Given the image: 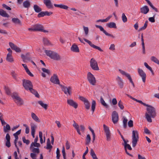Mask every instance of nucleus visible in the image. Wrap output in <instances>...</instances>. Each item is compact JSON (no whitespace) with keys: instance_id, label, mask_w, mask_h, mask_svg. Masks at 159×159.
<instances>
[{"instance_id":"nucleus-6","label":"nucleus","mask_w":159,"mask_h":159,"mask_svg":"<svg viewBox=\"0 0 159 159\" xmlns=\"http://www.w3.org/2000/svg\"><path fill=\"white\" fill-rule=\"evenodd\" d=\"M90 66L92 69L94 70H99L97 62L93 58L91 59L89 61Z\"/></svg>"},{"instance_id":"nucleus-37","label":"nucleus","mask_w":159,"mask_h":159,"mask_svg":"<svg viewBox=\"0 0 159 159\" xmlns=\"http://www.w3.org/2000/svg\"><path fill=\"white\" fill-rule=\"evenodd\" d=\"M33 8L35 11L37 13L40 12L42 11V9L37 5H34Z\"/></svg>"},{"instance_id":"nucleus-10","label":"nucleus","mask_w":159,"mask_h":159,"mask_svg":"<svg viewBox=\"0 0 159 159\" xmlns=\"http://www.w3.org/2000/svg\"><path fill=\"white\" fill-rule=\"evenodd\" d=\"M35 31H39L43 32L45 33L48 32V30L44 29L43 26L40 24H35L33 25Z\"/></svg>"},{"instance_id":"nucleus-36","label":"nucleus","mask_w":159,"mask_h":159,"mask_svg":"<svg viewBox=\"0 0 159 159\" xmlns=\"http://www.w3.org/2000/svg\"><path fill=\"white\" fill-rule=\"evenodd\" d=\"M150 60L152 61L154 63L157 64L159 65V60L155 57L152 56L150 57Z\"/></svg>"},{"instance_id":"nucleus-8","label":"nucleus","mask_w":159,"mask_h":159,"mask_svg":"<svg viewBox=\"0 0 159 159\" xmlns=\"http://www.w3.org/2000/svg\"><path fill=\"white\" fill-rule=\"evenodd\" d=\"M104 130L105 133L107 140L108 141L111 140V134L109 128L105 124L103 125Z\"/></svg>"},{"instance_id":"nucleus-51","label":"nucleus","mask_w":159,"mask_h":159,"mask_svg":"<svg viewBox=\"0 0 159 159\" xmlns=\"http://www.w3.org/2000/svg\"><path fill=\"white\" fill-rule=\"evenodd\" d=\"M84 104L85 105V108L87 110H89L90 108V103L89 101Z\"/></svg>"},{"instance_id":"nucleus-52","label":"nucleus","mask_w":159,"mask_h":159,"mask_svg":"<svg viewBox=\"0 0 159 159\" xmlns=\"http://www.w3.org/2000/svg\"><path fill=\"white\" fill-rule=\"evenodd\" d=\"M30 149L32 150V152L34 153H39V149L38 148L33 147L32 148Z\"/></svg>"},{"instance_id":"nucleus-26","label":"nucleus","mask_w":159,"mask_h":159,"mask_svg":"<svg viewBox=\"0 0 159 159\" xmlns=\"http://www.w3.org/2000/svg\"><path fill=\"white\" fill-rule=\"evenodd\" d=\"M12 22L14 24L20 25H22L21 21L18 18H13L12 19Z\"/></svg>"},{"instance_id":"nucleus-19","label":"nucleus","mask_w":159,"mask_h":159,"mask_svg":"<svg viewBox=\"0 0 159 159\" xmlns=\"http://www.w3.org/2000/svg\"><path fill=\"white\" fill-rule=\"evenodd\" d=\"M43 2L47 8L52 9L53 6L50 0H43Z\"/></svg>"},{"instance_id":"nucleus-31","label":"nucleus","mask_w":159,"mask_h":159,"mask_svg":"<svg viewBox=\"0 0 159 159\" xmlns=\"http://www.w3.org/2000/svg\"><path fill=\"white\" fill-rule=\"evenodd\" d=\"M0 15L4 17H9V15L6 12V11H4L2 9H0Z\"/></svg>"},{"instance_id":"nucleus-20","label":"nucleus","mask_w":159,"mask_h":159,"mask_svg":"<svg viewBox=\"0 0 159 159\" xmlns=\"http://www.w3.org/2000/svg\"><path fill=\"white\" fill-rule=\"evenodd\" d=\"M95 26L97 28L99 29L100 31H102L106 35L111 37L112 38L114 37V36L112 34H109L107 32H106V31L105 30H104L103 27H102V26L97 25H96Z\"/></svg>"},{"instance_id":"nucleus-53","label":"nucleus","mask_w":159,"mask_h":159,"mask_svg":"<svg viewBox=\"0 0 159 159\" xmlns=\"http://www.w3.org/2000/svg\"><path fill=\"white\" fill-rule=\"evenodd\" d=\"M156 14H155L153 17H150L148 18V20L152 23H154L155 22V17Z\"/></svg>"},{"instance_id":"nucleus-57","label":"nucleus","mask_w":159,"mask_h":159,"mask_svg":"<svg viewBox=\"0 0 159 159\" xmlns=\"http://www.w3.org/2000/svg\"><path fill=\"white\" fill-rule=\"evenodd\" d=\"M23 126L25 127V133L26 134H28L29 133L30 129L28 126L25 124L23 125Z\"/></svg>"},{"instance_id":"nucleus-22","label":"nucleus","mask_w":159,"mask_h":159,"mask_svg":"<svg viewBox=\"0 0 159 159\" xmlns=\"http://www.w3.org/2000/svg\"><path fill=\"white\" fill-rule=\"evenodd\" d=\"M71 51L75 52H79L80 50L78 46L75 43L72 45L70 48Z\"/></svg>"},{"instance_id":"nucleus-55","label":"nucleus","mask_w":159,"mask_h":159,"mask_svg":"<svg viewBox=\"0 0 159 159\" xmlns=\"http://www.w3.org/2000/svg\"><path fill=\"white\" fill-rule=\"evenodd\" d=\"M122 19L124 22H125L127 21V18L124 13H122Z\"/></svg>"},{"instance_id":"nucleus-49","label":"nucleus","mask_w":159,"mask_h":159,"mask_svg":"<svg viewBox=\"0 0 159 159\" xmlns=\"http://www.w3.org/2000/svg\"><path fill=\"white\" fill-rule=\"evenodd\" d=\"M47 147L46 148L48 149H51L52 148V146L51 145L50 140L49 139H48L47 143Z\"/></svg>"},{"instance_id":"nucleus-62","label":"nucleus","mask_w":159,"mask_h":159,"mask_svg":"<svg viewBox=\"0 0 159 159\" xmlns=\"http://www.w3.org/2000/svg\"><path fill=\"white\" fill-rule=\"evenodd\" d=\"M21 131V129H20V130H18L13 135L15 137H18V135L20 134Z\"/></svg>"},{"instance_id":"nucleus-4","label":"nucleus","mask_w":159,"mask_h":159,"mask_svg":"<svg viewBox=\"0 0 159 159\" xmlns=\"http://www.w3.org/2000/svg\"><path fill=\"white\" fill-rule=\"evenodd\" d=\"M14 102L17 105L20 106L24 104V101L16 93H14L11 95Z\"/></svg>"},{"instance_id":"nucleus-61","label":"nucleus","mask_w":159,"mask_h":159,"mask_svg":"<svg viewBox=\"0 0 159 159\" xmlns=\"http://www.w3.org/2000/svg\"><path fill=\"white\" fill-rule=\"evenodd\" d=\"M21 57L23 61H26V60H29V59L28 57H26L25 56L24 54L21 55Z\"/></svg>"},{"instance_id":"nucleus-48","label":"nucleus","mask_w":159,"mask_h":159,"mask_svg":"<svg viewBox=\"0 0 159 159\" xmlns=\"http://www.w3.org/2000/svg\"><path fill=\"white\" fill-rule=\"evenodd\" d=\"M91 141V137L89 134H88L87 135V137L86 139V144L88 145L90 143Z\"/></svg>"},{"instance_id":"nucleus-25","label":"nucleus","mask_w":159,"mask_h":159,"mask_svg":"<svg viewBox=\"0 0 159 159\" xmlns=\"http://www.w3.org/2000/svg\"><path fill=\"white\" fill-rule=\"evenodd\" d=\"M31 116L33 120L36 122L38 123L40 122V120L34 113L33 112H31Z\"/></svg>"},{"instance_id":"nucleus-9","label":"nucleus","mask_w":159,"mask_h":159,"mask_svg":"<svg viewBox=\"0 0 159 159\" xmlns=\"http://www.w3.org/2000/svg\"><path fill=\"white\" fill-rule=\"evenodd\" d=\"M23 85L27 90H29L31 87H33L31 82L29 80H23Z\"/></svg>"},{"instance_id":"nucleus-33","label":"nucleus","mask_w":159,"mask_h":159,"mask_svg":"<svg viewBox=\"0 0 159 159\" xmlns=\"http://www.w3.org/2000/svg\"><path fill=\"white\" fill-rule=\"evenodd\" d=\"M106 26L107 27L110 28H116V26L115 23L113 22H111L107 24Z\"/></svg>"},{"instance_id":"nucleus-18","label":"nucleus","mask_w":159,"mask_h":159,"mask_svg":"<svg viewBox=\"0 0 159 159\" xmlns=\"http://www.w3.org/2000/svg\"><path fill=\"white\" fill-rule=\"evenodd\" d=\"M9 45L11 48L12 50H15L16 52H21V50L20 48L17 47L12 43L9 42Z\"/></svg>"},{"instance_id":"nucleus-47","label":"nucleus","mask_w":159,"mask_h":159,"mask_svg":"<svg viewBox=\"0 0 159 159\" xmlns=\"http://www.w3.org/2000/svg\"><path fill=\"white\" fill-rule=\"evenodd\" d=\"M40 145L39 143H35V142H33L31 143L30 147V149L32 148L33 147H39L40 146Z\"/></svg>"},{"instance_id":"nucleus-27","label":"nucleus","mask_w":159,"mask_h":159,"mask_svg":"<svg viewBox=\"0 0 159 159\" xmlns=\"http://www.w3.org/2000/svg\"><path fill=\"white\" fill-rule=\"evenodd\" d=\"M43 44L46 46H52L51 42L47 38H43Z\"/></svg>"},{"instance_id":"nucleus-23","label":"nucleus","mask_w":159,"mask_h":159,"mask_svg":"<svg viewBox=\"0 0 159 159\" xmlns=\"http://www.w3.org/2000/svg\"><path fill=\"white\" fill-rule=\"evenodd\" d=\"M51 59L56 61H59L61 59V58L59 54L54 52Z\"/></svg>"},{"instance_id":"nucleus-24","label":"nucleus","mask_w":159,"mask_h":159,"mask_svg":"<svg viewBox=\"0 0 159 159\" xmlns=\"http://www.w3.org/2000/svg\"><path fill=\"white\" fill-rule=\"evenodd\" d=\"M116 80L120 88H122L123 87L124 83L122 79L119 76H117L116 78Z\"/></svg>"},{"instance_id":"nucleus-7","label":"nucleus","mask_w":159,"mask_h":159,"mask_svg":"<svg viewBox=\"0 0 159 159\" xmlns=\"http://www.w3.org/2000/svg\"><path fill=\"white\" fill-rule=\"evenodd\" d=\"M61 90L64 94L67 95L71 96L72 93V88L70 86H61Z\"/></svg>"},{"instance_id":"nucleus-38","label":"nucleus","mask_w":159,"mask_h":159,"mask_svg":"<svg viewBox=\"0 0 159 159\" xmlns=\"http://www.w3.org/2000/svg\"><path fill=\"white\" fill-rule=\"evenodd\" d=\"M100 101L102 105L104 107L107 108L109 107L108 105L106 103L102 97L100 98Z\"/></svg>"},{"instance_id":"nucleus-64","label":"nucleus","mask_w":159,"mask_h":159,"mask_svg":"<svg viewBox=\"0 0 159 159\" xmlns=\"http://www.w3.org/2000/svg\"><path fill=\"white\" fill-rule=\"evenodd\" d=\"M57 158V159H59L60 157V151L58 148H57L56 151Z\"/></svg>"},{"instance_id":"nucleus-14","label":"nucleus","mask_w":159,"mask_h":159,"mask_svg":"<svg viewBox=\"0 0 159 159\" xmlns=\"http://www.w3.org/2000/svg\"><path fill=\"white\" fill-rule=\"evenodd\" d=\"M112 120L114 124L117 123L119 120V116L118 113L116 111H113L112 115Z\"/></svg>"},{"instance_id":"nucleus-59","label":"nucleus","mask_w":159,"mask_h":159,"mask_svg":"<svg viewBox=\"0 0 159 159\" xmlns=\"http://www.w3.org/2000/svg\"><path fill=\"white\" fill-rule=\"evenodd\" d=\"M23 142L24 143L28 145L30 143V141L28 139H26L25 137H23L22 138Z\"/></svg>"},{"instance_id":"nucleus-29","label":"nucleus","mask_w":159,"mask_h":159,"mask_svg":"<svg viewBox=\"0 0 159 159\" xmlns=\"http://www.w3.org/2000/svg\"><path fill=\"white\" fill-rule=\"evenodd\" d=\"M6 60L7 61L10 62H12L14 61L12 54H7Z\"/></svg>"},{"instance_id":"nucleus-56","label":"nucleus","mask_w":159,"mask_h":159,"mask_svg":"<svg viewBox=\"0 0 159 159\" xmlns=\"http://www.w3.org/2000/svg\"><path fill=\"white\" fill-rule=\"evenodd\" d=\"M118 105L120 109L123 110L124 108V106L123 104V103L121 100L119 101L118 103Z\"/></svg>"},{"instance_id":"nucleus-17","label":"nucleus","mask_w":159,"mask_h":159,"mask_svg":"<svg viewBox=\"0 0 159 159\" xmlns=\"http://www.w3.org/2000/svg\"><path fill=\"white\" fill-rule=\"evenodd\" d=\"M50 81L52 83L56 84H59L60 81L58 79L57 75L56 74H54L51 77L50 79Z\"/></svg>"},{"instance_id":"nucleus-42","label":"nucleus","mask_w":159,"mask_h":159,"mask_svg":"<svg viewBox=\"0 0 159 159\" xmlns=\"http://www.w3.org/2000/svg\"><path fill=\"white\" fill-rule=\"evenodd\" d=\"M78 98L80 101L83 102L84 104L89 101L87 98L82 96H79Z\"/></svg>"},{"instance_id":"nucleus-41","label":"nucleus","mask_w":159,"mask_h":159,"mask_svg":"<svg viewBox=\"0 0 159 159\" xmlns=\"http://www.w3.org/2000/svg\"><path fill=\"white\" fill-rule=\"evenodd\" d=\"M148 3V4L149 5L150 7L153 9L156 12H158V9L156 7H155L152 4L151 2L149 0H145Z\"/></svg>"},{"instance_id":"nucleus-5","label":"nucleus","mask_w":159,"mask_h":159,"mask_svg":"<svg viewBox=\"0 0 159 159\" xmlns=\"http://www.w3.org/2000/svg\"><path fill=\"white\" fill-rule=\"evenodd\" d=\"M87 79L89 83L92 85H95L96 80L94 75L90 72H89L87 75Z\"/></svg>"},{"instance_id":"nucleus-13","label":"nucleus","mask_w":159,"mask_h":159,"mask_svg":"<svg viewBox=\"0 0 159 159\" xmlns=\"http://www.w3.org/2000/svg\"><path fill=\"white\" fill-rule=\"evenodd\" d=\"M138 74L142 78L143 82L144 83L146 81V75L143 70L140 68L137 69Z\"/></svg>"},{"instance_id":"nucleus-28","label":"nucleus","mask_w":159,"mask_h":159,"mask_svg":"<svg viewBox=\"0 0 159 159\" xmlns=\"http://www.w3.org/2000/svg\"><path fill=\"white\" fill-rule=\"evenodd\" d=\"M31 4L29 0H27L24 1L23 3V5L24 7L28 8L30 6Z\"/></svg>"},{"instance_id":"nucleus-60","label":"nucleus","mask_w":159,"mask_h":159,"mask_svg":"<svg viewBox=\"0 0 159 159\" xmlns=\"http://www.w3.org/2000/svg\"><path fill=\"white\" fill-rule=\"evenodd\" d=\"M45 16V11H40L38 15V17L40 18Z\"/></svg>"},{"instance_id":"nucleus-21","label":"nucleus","mask_w":159,"mask_h":159,"mask_svg":"<svg viewBox=\"0 0 159 159\" xmlns=\"http://www.w3.org/2000/svg\"><path fill=\"white\" fill-rule=\"evenodd\" d=\"M149 8L147 6H144L141 7L140 9V12L144 14H146L149 12Z\"/></svg>"},{"instance_id":"nucleus-12","label":"nucleus","mask_w":159,"mask_h":159,"mask_svg":"<svg viewBox=\"0 0 159 159\" xmlns=\"http://www.w3.org/2000/svg\"><path fill=\"white\" fill-rule=\"evenodd\" d=\"M67 103L69 106L72 107L75 109H76L78 107V104L72 98H68L67 99Z\"/></svg>"},{"instance_id":"nucleus-54","label":"nucleus","mask_w":159,"mask_h":159,"mask_svg":"<svg viewBox=\"0 0 159 159\" xmlns=\"http://www.w3.org/2000/svg\"><path fill=\"white\" fill-rule=\"evenodd\" d=\"M11 75L12 77L15 80H16L17 77V74L14 71H12L11 72Z\"/></svg>"},{"instance_id":"nucleus-2","label":"nucleus","mask_w":159,"mask_h":159,"mask_svg":"<svg viewBox=\"0 0 159 159\" xmlns=\"http://www.w3.org/2000/svg\"><path fill=\"white\" fill-rule=\"evenodd\" d=\"M139 139V133L138 131L133 130L132 131V145L133 147H134L137 145Z\"/></svg>"},{"instance_id":"nucleus-16","label":"nucleus","mask_w":159,"mask_h":159,"mask_svg":"<svg viewBox=\"0 0 159 159\" xmlns=\"http://www.w3.org/2000/svg\"><path fill=\"white\" fill-rule=\"evenodd\" d=\"M31 129V134L33 137L34 138L35 137V132L36 129L37 128L36 125L34 123H31L30 124Z\"/></svg>"},{"instance_id":"nucleus-50","label":"nucleus","mask_w":159,"mask_h":159,"mask_svg":"<svg viewBox=\"0 0 159 159\" xmlns=\"http://www.w3.org/2000/svg\"><path fill=\"white\" fill-rule=\"evenodd\" d=\"M83 28L85 35L86 36H87L89 32V29L88 27L83 26Z\"/></svg>"},{"instance_id":"nucleus-46","label":"nucleus","mask_w":159,"mask_h":159,"mask_svg":"<svg viewBox=\"0 0 159 159\" xmlns=\"http://www.w3.org/2000/svg\"><path fill=\"white\" fill-rule=\"evenodd\" d=\"M148 20H146L143 26L141 27L139 30V31L140 32L142 30H144L146 29L148 26Z\"/></svg>"},{"instance_id":"nucleus-58","label":"nucleus","mask_w":159,"mask_h":159,"mask_svg":"<svg viewBox=\"0 0 159 159\" xmlns=\"http://www.w3.org/2000/svg\"><path fill=\"white\" fill-rule=\"evenodd\" d=\"M55 122L58 128H59L61 127L62 125L60 121L56 120L55 121Z\"/></svg>"},{"instance_id":"nucleus-3","label":"nucleus","mask_w":159,"mask_h":159,"mask_svg":"<svg viewBox=\"0 0 159 159\" xmlns=\"http://www.w3.org/2000/svg\"><path fill=\"white\" fill-rule=\"evenodd\" d=\"M72 125L75 129L76 130L78 133L80 135H81L80 131L82 132H84L85 130V127L84 126L82 125H79L74 120L73 121Z\"/></svg>"},{"instance_id":"nucleus-30","label":"nucleus","mask_w":159,"mask_h":159,"mask_svg":"<svg viewBox=\"0 0 159 159\" xmlns=\"http://www.w3.org/2000/svg\"><path fill=\"white\" fill-rule=\"evenodd\" d=\"M54 52L50 50H45V52L46 55L50 58H52V55L54 53Z\"/></svg>"},{"instance_id":"nucleus-63","label":"nucleus","mask_w":159,"mask_h":159,"mask_svg":"<svg viewBox=\"0 0 159 159\" xmlns=\"http://www.w3.org/2000/svg\"><path fill=\"white\" fill-rule=\"evenodd\" d=\"M62 155L63 157V158L64 159H66V153L65 151V149L64 146H63L62 148Z\"/></svg>"},{"instance_id":"nucleus-45","label":"nucleus","mask_w":159,"mask_h":159,"mask_svg":"<svg viewBox=\"0 0 159 159\" xmlns=\"http://www.w3.org/2000/svg\"><path fill=\"white\" fill-rule=\"evenodd\" d=\"M96 105V102L94 100H93L92 102V105H91V110L93 112L94 111L95 107Z\"/></svg>"},{"instance_id":"nucleus-40","label":"nucleus","mask_w":159,"mask_h":159,"mask_svg":"<svg viewBox=\"0 0 159 159\" xmlns=\"http://www.w3.org/2000/svg\"><path fill=\"white\" fill-rule=\"evenodd\" d=\"M11 130V127L9 124H7L6 126H4L3 130L5 133L8 132Z\"/></svg>"},{"instance_id":"nucleus-34","label":"nucleus","mask_w":159,"mask_h":159,"mask_svg":"<svg viewBox=\"0 0 159 159\" xmlns=\"http://www.w3.org/2000/svg\"><path fill=\"white\" fill-rule=\"evenodd\" d=\"M29 90L32 94H34L36 97L38 98H39L40 96L39 94L37 91L33 89V87H31Z\"/></svg>"},{"instance_id":"nucleus-35","label":"nucleus","mask_w":159,"mask_h":159,"mask_svg":"<svg viewBox=\"0 0 159 159\" xmlns=\"http://www.w3.org/2000/svg\"><path fill=\"white\" fill-rule=\"evenodd\" d=\"M38 103L45 110H47L48 107V105L44 103L42 101H39L38 102Z\"/></svg>"},{"instance_id":"nucleus-15","label":"nucleus","mask_w":159,"mask_h":159,"mask_svg":"<svg viewBox=\"0 0 159 159\" xmlns=\"http://www.w3.org/2000/svg\"><path fill=\"white\" fill-rule=\"evenodd\" d=\"M83 40L85 42H86V43H88L89 44V45L92 47L96 49H98L99 51H100V52H103V50L102 49H101V48L100 47L94 45V44H93L89 40L85 38H84Z\"/></svg>"},{"instance_id":"nucleus-44","label":"nucleus","mask_w":159,"mask_h":159,"mask_svg":"<svg viewBox=\"0 0 159 159\" xmlns=\"http://www.w3.org/2000/svg\"><path fill=\"white\" fill-rule=\"evenodd\" d=\"M90 155L92 156L93 159H98L93 149H91L90 150Z\"/></svg>"},{"instance_id":"nucleus-1","label":"nucleus","mask_w":159,"mask_h":159,"mask_svg":"<svg viewBox=\"0 0 159 159\" xmlns=\"http://www.w3.org/2000/svg\"><path fill=\"white\" fill-rule=\"evenodd\" d=\"M147 107L145 114V118L148 122L151 123L152 121V118H155L156 116V109L153 107L149 105Z\"/></svg>"},{"instance_id":"nucleus-39","label":"nucleus","mask_w":159,"mask_h":159,"mask_svg":"<svg viewBox=\"0 0 159 159\" xmlns=\"http://www.w3.org/2000/svg\"><path fill=\"white\" fill-rule=\"evenodd\" d=\"M112 17L111 15H110L108 16L107 18L105 19H99L98 20L96 21V22H107Z\"/></svg>"},{"instance_id":"nucleus-32","label":"nucleus","mask_w":159,"mask_h":159,"mask_svg":"<svg viewBox=\"0 0 159 159\" xmlns=\"http://www.w3.org/2000/svg\"><path fill=\"white\" fill-rule=\"evenodd\" d=\"M54 5L56 7H59L60 8L63 9L65 10L68 9L69 8L67 6L62 4H54Z\"/></svg>"},{"instance_id":"nucleus-43","label":"nucleus","mask_w":159,"mask_h":159,"mask_svg":"<svg viewBox=\"0 0 159 159\" xmlns=\"http://www.w3.org/2000/svg\"><path fill=\"white\" fill-rule=\"evenodd\" d=\"M78 98L80 101L83 102L84 104L89 101L87 98L82 96H79Z\"/></svg>"},{"instance_id":"nucleus-11","label":"nucleus","mask_w":159,"mask_h":159,"mask_svg":"<svg viewBox=\"0 0 159 159\" xmlns=\"http://www.w3.org/2000/svg\"><path fill=\"white\" fill-rule=\"evenodd\" d=\"M119 71L122 75L125 76L128 78L130 82L132 84L133 87H134L135 86L132 80L130 75L129 74L127 73L126 72L121 69H119Z\"/></svg>"}]
</instances>
